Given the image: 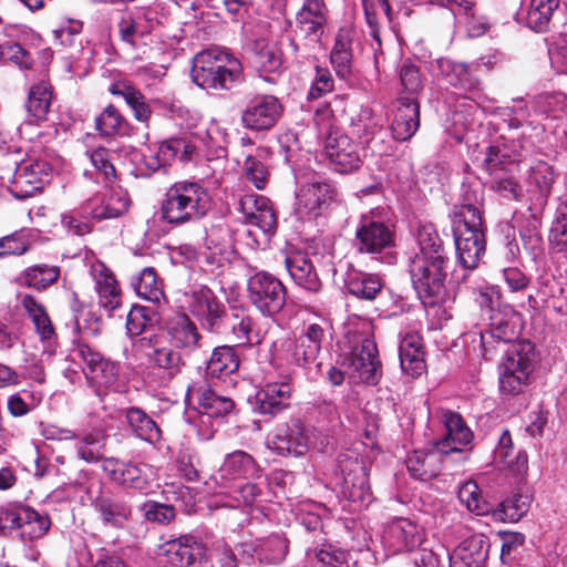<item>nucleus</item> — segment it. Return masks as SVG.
<instances>
[{"label":"nucleus","instance_id":"obj_53","mask_svg":"<svg viewBox=\"0 0 567 567\" xmlns=\"http://www.w3.org/2000/svg\"><path fill=\"white\" fill-rule=\"evenodd\" d=\"M530 498L527 495L514 494L503 501L498 507L493 511V517L501 522H518L529 509Z\"/></svg>","mask_w":567,"mask_h":567},{"label":"nucleus","instance_id":"obj_46","mask_svg":"<svg viewBox=\"0 0 567 567\" xmlns=\"http://www.w3.org/2000/svg\"><path fill=\"white\" fill-rule=\"evenodd\" d=\"M254 551L261 564L278 565L288 554V540L282 535H270L260 539Z\"/></svg>","mask_w":567,"mask_h":567},{"label":"nucleus","instance_id":"obj_37","mask_svg":"<svg viewBox=\"0 0 567 567\" xmlns=\"http://www.w3.org/2000/svg\"><path fill=\"white\" fill-rule=\"evenodd\" d=\"M219 474L223 480L260 477L261 470L251 455L244 451H236L226 456Z\"/></svg>","mask_w":567,"mask_h":567},{"label":"nucleus","instance_id":"obj_23","mask_svg":"<svg viewBox=\"0 0 567 567\" xmlns=\"http://www.w3.org/2000/svg\"><path fill=\"white\" fill-rule=\"evenodd\" d=\"M99 519L106 527L122 528L132 514L131 506L111 492L101 491L91 503Z\"/></svg>","mask_w":567,"mask_h":567},{"label":"nucleus","instance_id":"obj_20","mask_svg":"<svg viewBox=\"0 0 567 567\" xmlns=\"http://www.w3.org/2000/svg\"><path fill=\"white\" fill-rule=\"evenodd\" d=\"M291 375L267 382L256 394V408L260 414L276 415L290 405Z\"/></svg>","mask_w":567,"mask_h":567},{"label":"nucleus","instance_id":"obj_30","mask_svg":"<svg viewBox=\"0 0 567 567\" xmlns=\"http://www.w3.org/2000/svg\"><path fill=\"white\" fill-rule=\"evenodd\" d=\"M327 337V328L320 323H310L297 339L293 359L298 365L306 367L313 363Z\"/></svg>","mask_w":567,"mask_h":567},{"label":"nucleus","instance_id":"obj_59","mask_svg":"<svg viewBox=\"0 0 567 567\" xmlns=\"http://www.w3.org/2000/svg\"><path fill=\"white\" fill-rule=\"evenodd\" d=\"M254 63L265 72H275L281 65V53L275 43L258 40L255 44Z\"/></svg>","mask_w":567,"mask_h":567},{"label":"nucleus","instance_id":"obj_27","mask_svg":"<svg viewBox=\"0 0 567 567\" xmlns=\"http://www.w3.org/2000/svg\"><path fill=\"white\" fill-rule=\"evenodd\" d=\"M437 64L452 86L470 92L481 90L482 83L477 73L482 69V62L466 64L450 60H439Z\"/></svg>","mask_w":567,"mask_h":567},{"label":"nucleus","instance_id":"obj_47","mask_svg":"<svg viewBox=\"0 0 567 567\" xmlns=\"http://www.w3.org/2000/svg\"><path fill=\"white\" fill-rule=\"evenodd\" d=\"M346 286L351 295L365 300H373L382 289L379 276L357 270L348 274Z\"/></svg>","mask_w":567,"mask_h":567},{"label":"nucleus","instance_id":"obj_22","mask_svg":"<svg viewBox=\"0 0 567 567\" xmlns=\"http://www.w3.org/2000/svg\"><path fill=\"white\" fill-rule=\"evenodd\" d=\"M102 468L111 481L125 488L138 492L150 488L148 476L138 464L109 457L103 461Z\"/></svg>","mask_w":567,"mask_h":567},{"label":"nucleus","instance_id":"obj_7","mask_svg":"<svg viewBox=\"0 0 567 567\" xmlns=\"http://www.w3.org/2000/svg\"><path fill=\"white\" fill-rule=\"evenodd\" d=\"M197 394V414L192 422L198 429L203 440H209L215 432V424L234 409L231 399L219 395L207 386H199Z\"/></svg>","mask_w":567,"mask_h":567},{"label":"nucleus","instance_id":"obj_10","mask_svg":"<svg viewBox=\"0 0 567 567\" xmlns=\"http://www.w3.org/2000/svg\"><path fill=\"white\" fill-rule=\"evenodd\" d=\"M393 245L394 233L388 225L373 213L361 216L354 237L360 254H381Z\"/></svg>","mask_w":567,"mask_h":567},{"label":"nucleus","instance_id":"obj_49","mask_svg":"<svg viewBox=\"0 0 567 567\" xmlns=\"http://www.w3.org/2000/svg\"><path fill=\"white\" fill-rule=\"evenodd\" d=\"M109 91L113 95L123 96L126 104L132 109L134 117L138 122L146 123L150 120L151 107L147 104L145 96L138 90L121 82L112 84Z\"/></svg>","mask_w":567,"mask_h":567},{"label":"nucleus","instance_id":"obj_55","mask_svg":"<svg viewBox=\"0 0 567 567\" xmlns=\"http://www.w3.org/2000/svg\"><path fill=\"white\" fill-rule=\"evenodd\" d=\"M131 285L136 293L145 300L157 302L163 296L161 284L153 268H144L132 278Z\"/></svg>","mask_w":567,"mask_h":567},{"label":"nucleus","instance_id":"obj_41","mask_svg":"<svg viewBox=\"0 0 567 567\" xmlns=\"http://www.w3.org/2000/svg\"><path fill=\"white\" fill-rule=\"evenodd\" d=\"M125 417L132 433L136 437L152 445H156L161 441V429L142 409L135 406L126 409Z\"/></svg>","mask_w":567,"mask_h":567},{"label":"nucleus","instance_id":"obj_56","mask_svg":"<svg viewBox=\"0 0 567 567\" xmlns=\"http://www.w3.org/2000/svg\"><path fill=\"white\" fill-rule=\"evenodd\" d=\"M486 240H456V256L461 266L466 269H475L485 252Z\"/></svg>","mask_w":567,"mask_h":567},{"label":"nucleus","instance_id":"obj_33","mask_svg":"<svg viewBox=\"0 0 567 567\" xmlns=\"http://www.w3.org/2000/svg\"><path fill=\"white\" fill-rule=\"evenodd\" d=\"M130 207L128 194L122 188L112 189L103 199L94 198L87 203L85 212L94 219H109L122 216Z\"/></svg>","mask_w":567,"mask_h":567},{"label":"nucleus","instance_id":"obj_19","mask_svg":"<svg viewBox=\"0 0 567 567\" xmlns=\"http://www.w3.org/2000/svg\"><path fill=\"white\" fill-rule=\"evenodd\" d=\"M441 421L445 427V435L435 443V449L443 455L463 454L464 447L472 443L473 432L458 413L443 411Z\"/></svg>","mask_w":567,"mask_h":567},{"label":"nucleus","instance_id":"obj_28","mask_svg":"<svg viewBox=\"0 0 567 567\" xmlns=\"http://www.w3.org/2000/svg\"><path fill=\"white\" fill-rule=\"evenodd\" d=\"M140 342L141 347L146 349L148 362L154 367L168 371L169 375L179 371L182 357L177 351L164 344V336L151 334L143 337Z\"/></svg>","mask_w":567,"mask_h":567},{"label":"nucleus","instance_id":"obj_58","mask_svg":"<svg viewBox=\"0 0 567 567\" xmlns=\"http://www.w3.org/2000/svg\"><path fill=\"white\" fill-rule=\"evenodd\" d=\"M457 497L470 512L476 515H486L491 511L489 504L483 498L481 489L474 481L463 483L458 488Z\"/></svg>","mask_w":567,"mask_h":567},{"label":"nucleus","instance_id":"obj_18","mask_svg":"<svg viewBox=\"0 0 567 567\" xmlns=\"http://www.w3.org/2000/svg\"><path fill=\"white\" fill-rule=\"evenodd\" d=\"M327 13L323 0H306L296 17V38L318 43L324 31Z\"/></svg>","mask_w":567,"mask_h":567},{"label":"nucleus","instance_id":"obj_3","mask_svg":"<svg viewBox=\"0 0 567 567\" xmlns=\"http://www.w3.org/2000/svg\"><path fill=\"white\" fill-rule=\"evenodd\" d=\"M240 78V62L219 48L203 50L193 59V82L204 90H230Z\"/></svg>","mask_w":567,"mask_h":567},{"label":"nucleus","instance_id":"obj_24","mask_svg":"<svg viewBox=\"0 0 567 567\" xmlns=\"http://www.w3.org/2000/svg\"><path fill=\"white\" fill-rule=\"evenodd\" d=\"M324 152L336 172L350 173L360 166L361 159L357 145L347 135H329Z\"/></svg>","mask_w":567,"mask_h":567},{"label":"nucleus","instance_id":"obj_6","mask_svg":"<svg viewBox=\"0 0 567 567\" xmlns=\"http://www.w3.org/2000/svg\"><path fill=\"white\" fill-rule=\"evenodd\" d=\"M248 299L264 316L279 313L285 305L287 290L275 275L258 270L249 276L247 281Z\"/></svg>","mask_w":567,"mask_h":567},{"label":"nucleus","instance_id":"obj_60","mask_svg":"<svg viewBox=\"0 0 567 567\" xmlns=\"http://www.w3.org/2000/svg\"><path fill=\"white\" fill-rule=\"evenodd\" d=\"M548 239L554 250L558 252L567 251V203L558 206Z\"/></svg>","mask_w":567,"mask_h":567},{"label":"nucleus","instance_id":"obj_40","mask_svg":"<svg viewBox=\"0 0 567 567\" xmlns=\"http://www.w3.org/2000/svg\"><path fill=\"white\" fill-rule=\"evenodd\" d=\"M18 31L16 25H7L3 28L0 18V59L10 61L21 69H29L32 64L30 53L23 49L18 42L11 40Z\"/></svg>","mask_w":567,"mask_h":567},{"label":"nucleus","instance_id":"obj_43","mask_svg":"<svg viewBox=\"0 0 567 567\" xmlns=\"http://www.w3.org/2000/svg\"><path fill=\"white\" fill-rule=\"evenodd\" d=\"M354 468L350 470L343 477L342 494L354 504H365L370 502L371 493L364 467L353 463Z\"/></svg>","mask_w":567,"mask_h":567},{"label":"nucleus","instance_id":"obj_12","mask_svg":"<svg viewBox=\"0 0 567 567\" xmlns=\"http://www.w3.org/2000/svg\"><path fill=\"white\" fill-rule=\"evenodd\" d=\"M349 378L355 383L377 384L381 378V362L375 342L364 338L354 346L348 363Z\"/></svg>","mask_w":567,"mask_h":567},{"label":"nucleus","instance_id":"obj_8","mask_svg":"<svg viewBox=\"0 0 567 567\" xmlns=\"http://www.w3.org/2000/svg\"><path fill=\"white\" fill-rule=\"evenodd\" d=\"M482 196L467 189L461 204L453 209L454 240L485 239V226L481 213Z\"/></svg>","mask_w":567,"mask_h":567},{"label":"nucleus","instance_id":"obj_9","mask_svg":"<svg viewBox=\"0 0 567 567\" xmlns=\"http://www.w3.org/2000/svg\"><path fill=\"white\" fill-rule=\"evenodd\" d=\"M158 555L171 567H200L207 561V547L193 535H182L161 544Z\"/></svg>","mask_w":567,"mask_h":567},{"label":"nucleus","instance_id":"obj_5","mask_svg":"<svg viewBox=\"0 0 567 567\" xmlns=\"http://www.w3.org/2000/svg\"><path fill=\"white\" fill-rule=\"evenodd\" d=\"M535 352L530 342L513 346L499 365V390L504 394L515 395L528 384L534 370Z\"/></svg>","mask_w":567,"mask_h":567},{"label":"nucleus","instance_id":"obj_51","mask_svg":"<svg viewBox=\"0 0 567 567\" xmlns=\"http://www.w3.org/2000/svg\"><path fill=\"white\" fill-rule=\"evenodd\" d=\"M58 437L60 440H78L75 447L78 456L81 460L87 463H95L101 460V454L91 447L92 445L99 444L101 442V432H90L80 437L75 432L68 429H62L59 430Z\"/></svg>","mask_w":567,"mask_h":567},{"label":"nucleus","instance_id":"obj_45","mask_svg":"<svg viewBox=\"0 0 567 567\" xmlns=\"http://www.w3.org/2000/svg\"><path fill=\"white\" fill-rule=\"evenodd\" d=\"M53 100L52 86L48 81H40L30 87L27 111L35 121L47 118Z\"/></svg>","mask_w":567,"mask_h":567},{"label":"nucleus","instance_id":"obj_31","mask_svg":"<svg viewBox=\"0 0 567 567\" xmlns=\"http://www.w3.org/2000/svg\"><path fill=\"white\" fill-rule=\"evenodd\" d=\"M420 126V106L414 99L402 97L399 100L391 132L396 141L410 140Z\"/></svg>","mask_w":567,"mask_h":567},{"label":"nucleus","instance_id":"obj_32","mask_svg":"<svg viewBox=\"0 0 567 567\" xmlns=\"http://www.w3.org/2000/svg\"><path fill=\"white\" fill-rule=\"evenodd\" d=\"M494 461L516 476H524L528 470L527 454L522 450L515 452L513 439L508 430H503L499 434L494 450Z\"/></svg>","mask_w":567,"mask_h":567},{"label":"nucleus","instance_id":"obj_25","mask_svg":"<svg viewBox=\"0 0 567 567\" xmlns=\"http://www.w3.org/2000/svg\"><path fill=\"white\" fill-rule=\"evenodd\" d=\"M100 306L110 313L121 307V289L113 272L101 261L91 265Z\"/></svg>","mask_w":567,"mask_h":567},{"label":"nucleus","instance_id":"obj_29","mask_svg":"<svg viewBox=\"0 0 567 567\" xmlns=\"http://www.w3.org/2000/svg\"><path fill=\"white\" fill-rule=\"evenodd\" d=\"M286 268L292 280L299 287L318 292L322 282L319 278L315 260L305 252H295L286 257Z\"/></svg>","mask_w":567,"mask_h":567},{"label":"nucleus","instance_id":"obj_57","mask_svg":"<svg viewBox=\"0 0 567 567\" xmlns=\"http://www.w3.org/2000/svg\"><path fill=\"white\" fill-rule=\"evenodd\" d=\"M92 165L100 172L104 179L110 182L116 177L115 159L118 156L117 148L96 147L85 153Z\"/></svg>","mask_w":567,"mask_h":567},{"label":"nucleus","instance_id":"obj_42","mask_svg":"<svg viewBox=\"0 0 567 567\" xmlns=\"http://www.w3.org/2000/svg\"><path fill=\"white\" fill-rule=\"evenodd\" d=\"M60 276L58 266L48 264H37L25 268L18 277L17 282L20 286L43 291L55 284Z\"/></svg>","mask_w":567,"mask_h":567},{"label":"nucleus","instance_id":"obj_39","mask_svg":"<svg viewBox=\"0 0 567 567\" xmlns=\"http://www.w3.org/2000/svg\"><path fill=\"white\" fill-rule=\"evenodd\" d=\"M51 527L48 514L40 513L29 506H20V519L17 529L22 540L42 538Z\"/></svg>","mask_w":567,"mask_h":567},{"label":"nucleus","instance_id":"obj_13","mask_svg":"<svg viewBox=\"0 0 567 567\" xmlns=\"http://www.w3.org/2000/svg\"><path fill=\"white\" fill-rule=\"evenodd\" d=\"M331 184L317 181L302 185L297 193L295 213L300 220H311L321 215L334 199Z\"/></svg>","mask_w":567,"mask_h":567},{"label":"nucleus","instance_id":"obj_35","mask_svg":"<svg viewBox=\"0 0 567 567\" xmlns=\"http://www.w3.org/2000/svg\"><path fill=\"white\" fill-rule=\"evenodd\" d=\"M19 302L27 317L32 321L39 338L42 341L53 340L55 330L42 301L33 295L22 293L19 296Z\"/></svg>","mask_w":567,"mask_h":567},{"label":"nucleus","instance_id":"obj_63","mask_svg":"<svg viewBox=\"0 0 567 567\" xmlns=\"http://www.w3.org/2000/svg\"><path fill=\"white\" fill-rule=\"evenodd\" d=\"M529 181L542 194H548L554 183L553 167L544 161H537L530 167Z\"/></svg>","mask_w":567,"mask_h":567},{"label":"nucleus","instance_id":"obj_4","mask_svg":"<svg viewBox=\"0 0 567 567\" xmlns=\"http://www.w3.org/2000/svg\"><path fill=\"white\" fill-rule=\"evenodd\" d=\"M73 360L83 363V372L90 386L99 396L120 388V365L105 359L100 352L85 343L78 344L72 351Z\"/></svg>","mask_w":567,"mask_h":567},{"label":"nucleus","instance_id":"obj_17","mask_svg":"<svg viewBox=\"0 0 567 567\" xmlns=\"http://www.w3.org/2000/svg\"><path fill=\"white\" fill-rule=\"evenodd\" d=\"M423 538V529L416 523L400 517L388 524L382 542L392 554H399L419 547Z\"/></svg>","mask_w":567,"mask_h":567},{"label":"nucleus","instance_id":"obj_14","mask_svg":"<svg viewBox=\"0 0 567 567\" xmlns=\"http://www.w3.org/2000/svg\"><path fill=\"white\" fill-rule=\"evenodd\" d=\"M267 445L282 456H300L309 449V435L303 423L299 419H292L268 435Z\"/></svg>","mask_w":567,"mask_h":567},{"label":"nucleus","instance_id":"obj_64","mask_svg":"<svg viewBox=\"0 0 567 567\" xmlns=\"http://www.w3.org/2000/svg\"><path fill=\"white\" fill-rule=\"evenodd\" d=\"M243 172L245 177L256 188H265L268 181L269 172L262 162L252 156H247L243 165Z\"/></svg>","mask_w":567,"mask_h":567},{"label":"nucleus","instance_id":"obj_48","mask_svg":"<svg viewBox=\"0 0 567 567\" xmlns=\"http://www.w3.org/2000/svg\"><path fill=\"white\" fill-rule=\"evenodd\" d=\"M239 359L230 346L214 349L206 367V372L213 378H224L238 370Z\"/></svg>","mask_w":567,"mask_h":567},{"label":"nucleus","instance_id":"obj_26","mask_svg":"<svg viewBox=\"0 0 567 567\" xmlns=\"http://www.w3.org/2000/svg\"><path fill=\"white\" fill-rule=\"evenodd\" d=\"M157 11L153 8H143L134 14L122 17L118 22L121 39L130 44H135L137 39L143 38L159 24Z\"/></svg>","mask_w":567,"mask_h":567},{"label":"nucleus","instance_id":"obj_52","mask_svg":"<svg viewBox=\"0 0 567 567\" xmlns=\"http://www.w3.org/2000/svg\"><path fill=\"white\" fill-rule=\"evenodd\" d=\"M559 0H530L527 11V24L530 29L543 32L547 29Z\"/></svg>","mask_w":567,"mask_h":567},{"label":"nucleus","instance_id":"obj_15","mask_svg":"<svg viewBox=\"0 0 567 567\" xmlns=\"http://www.w3.org/2000/svg\"><path fill=\"white\" fill-rule=\"evenodd\" d=\"M282 114V105L274 95L252 97L241 113V124L251 131H267L276 125Z\"/></svg>","mask_w":567,"mask_h":567},{"label":"nucleus","instance_id":"obj_11","mask_svg":"<svg viewBox=\"0 0 567 567\" xmlns=\"http://www.w3.org/2000/svg\"><path fill=\"white\" fill-rule=\"evenodd\" d=\"M188 310L204 329L218 332L221 328L227 308L224 302L206 286L194 289L188 295Z\"/></svg>","mask_w":567,"mask_h":567},{"label":"nucleus","instance_id":"obj_62","mask_svg":"<svg viewBox=\"0 0 567 567\" xmlns=\"http://www.w3.org/2000/svg\"><path fill=\"white\" fill-rule=\"evenodd\" d=\"M153 311L147 307L134 306L127 313L126 329L131 337L140 336L146 332L151 324V313Z\"/></svg>","mask_w":567,"mask_h":567},{"label":"nucleus","instance_id":"obj_21","mask_svg":"<svg viewBox=\"0 0 567 567\" xmlns=\"http://www.w3.org/2000/svg\"><path fill=\"white\" fill-rule=\"evenodd\" d=\"M238 205L247 224L257 226L265 234L275 231L277 216L267 197L258 194H246L239 199Z\"/></svg>","mask_w":567,"mask_h":567},{"label":"nucleus","instance_id":"obj_38","mask_svg":"<svg viewBox=\"0 0 567 567\" xmlns=\"http://www.w3.org/2000/svg\"><path fill=\"white\" fill-rule=\"evenodd\" d=\"M168 336L176 348L194 351L200 347L202 336L185 313L177 315L168 324Z\"/></svg>","mask_w":567,"mask_h":567},{"label":"nucleus","instance_id":"obj_2","mask_svg":"<svg viewBox=\"0 0 567 567\" xmlns=\"http://www.w3.org/2000/svg\"><path fill=\"white\" fill-rule=\"evenodd\" d=\"M210 207V195L200 183L179 181L167 188L159 210L163 221L181 227L200 220Z\"/></svg>","mask_w":567,"mask_h":567},{"label":"nucleus","instance_id":"obj_61","mask_svg":"<svg viewBox=\"0 0 567 567\" xmlns=\"http://www.w3.org/2000/svg\"><path fill=\"white\" fill-rule=\"evenodd\" d=\"M29 250V239L24 230H17L0 238V258L21 256Z\"/></svg>","mask_w":567,"mask_h":567},{"label":"nucleus","instance_id":"obj_54","mask_svg":"<svg viewBox=\"0 0 567 567\" xmlns=\"http://www.w3.org/2000/svg\"><path fill=\"white\" fill-rule=\"evenodd\" d=\"M488 539L484 535L478 534L465 539L454 553L468 560L472 565L484 567L488 556Z\"/></svg>","mask_w":567,"mask_h":567},{"label":"nucleus","instance_id":"obj_44","mask_svg":"<svg viewBox=\"0 0 567 567\" xmlns=\"http://www.w3.org/2000/svg\"><path fill=\"white\" fill-rule=\"evenodd\" d=\"M440 452L414 451L406 458V468L411 475L421 481H429L440 473Z\"/></svg>","mask_w":567,"mask_h":567},{"label":"nucleus","instance_id":"obj_16","mask_svg":"<svg viewBox=\"0 0 567 567\" xmlns=\"http://www.w3.org/2000/svg\"><path fill=\"white\" fill-rule=\"evenodd\" d=\"M50 166L44 161H25L20 163L10 187L11 194L18 199L34 196L41 189L49 176Z\"/></svg>","mask_w":567,"mask_h":567},{"label":"nucleus","instance_id":"obj_36","mask_svg":"<svg viewBox=\"0 0 567 567\" xmlns=\"http://www.w3.org/2000/svg\"><path fill=\"white\" fill-rule=\"evenodd\" d=\"M485 164L492 175H494L492 189L507 199H518L522 195V187L517 181L507 174H498V166L503 164L499 158V147L491 146L487 150Z\"/></svg>","mask_w":567,"mask_h":567},{"label":"nucleus","instance_id":"obj_50","mask_svg":"<svg viewBox=\"0 0 567 567\" xmlns=\"http://www.w3.org/2000/svg\"><path fill=\"white\" fill-rule=\"evenodd\" d=\"M95 127L103 136L130 135L131 126L114 105H107L95 118Z\"/></svg>","mask_w":567,"mask_h":567},{"label":"nucleus","instance_id":"obj_34","mask_svg":"<svg viewBox=\"0 0 567 567\" xmlns=\"http://www.w3.org/2000/svg\"><path fill=\"white\" fill-rule=\"evenodd\" d=\"M400 364L404 373L412 378L420 377L425 371L422 338L417 333H408L399 348Z\"/></svg>","mask_w":567,"mask_h":567},{"label":"nucleus","instance_id":"obj_1","mask_svg":"<svg viewBox=\"0 0 567 567\" xmlns=\"http://www.w3.org/2000/svg\"><path fill=\"white\" fill-rule=\"evenodd\" d=\"M415 239L416 250L409 262L411 280L422 302L435 306L446 297L449 257L432 224L420 225Z\"/></svg>","mask_w":567,"mask_h":567}]
</instances>
